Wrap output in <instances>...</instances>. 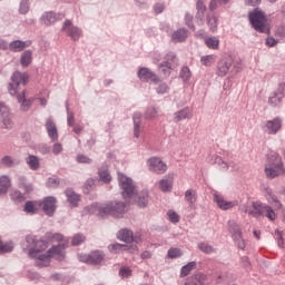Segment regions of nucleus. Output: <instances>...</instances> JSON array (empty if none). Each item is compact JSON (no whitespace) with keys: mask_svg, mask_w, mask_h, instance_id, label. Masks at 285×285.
<instances>
[{"mask_svg":"<svg viewBox=\"0 0 285 285\" xmlns=\"http://www.w3.org/2000/svg\"><path fill=\"white\" fill-rule=\"evenodd\" d=\"M86 242V236L83 234H76L72 237L71 244L72 246H79L80 244H83Z\"/></svg>","mask_w":285,"mask_h":285,"instance_id":"nucleus-50","label":"nucleus"},{"mask_svg":"<svg viewBox=\"0 0 285 285\" xmlns=\"http://www.w3.org/2000/svg\"><path fill=\"white\" fill-rule=\"evenodd\" d=\"M186 39H188V31L186 28H180L171 33V40H174L175 43H181Z\"/></svg>","mask_w":285,"mask_h":285,"instance_id":"nucleus-25","label":"nucleus"},{"mask_svg":"<svg viewBox=\"0 0 285 285\" xmlns=\"http://www.w3.org/2000/svg\"><path fill=\"white\" fill-rule=\"evenodd\" d=\"M0 117L2 121V128H6V130H11L13 124L12 118L10 117V109L6 104L0 101Z\"/></svg>","mask_w":285,"mask_h":285,"instance_id":"nucleus-12","label":"nucleus"},{"mask_svg":"<svg viewBox=\"0 0 285 285\" xmlns=\"http://www.w3.org/2000/svg\"><path fill=\"white\" fill-rule=\"evenodd\" d=\"M26 163L31 170H39V167L41 166L39 157L35 155H29L26 159Z\"/></svg>","mask_w":285,"mask_h":285,"instance_id":"nucleus-32","label":"nucleus"},{"mask_svg":"<svg viewBox=\"0 0 285 285\" xmlns=\"http://www.w3.org/2000/svg\"><path fill=\"white\" fill-rule=\"evenodd\" d=\"M11 199L13 202H23L24 197H23V194H21V191L19 190H13L11 193Z\"/></svg>","mask_w":285,"mask_h":285,"instance_id":"nucleus-60","label":"nucleus"},{"mask_svg":"<svg viewBox=\"0 0 285 285\" xmlns=\"http://www.w3.org/2000/svg\"><path fill=\"white\" fill-rule=\"evenodd\" d=\"M66 246H68V243L58 244L48 249L47 254H40L41 250L48 248V242L37 240L35 247L29 249V257L36 259V266L46 268L50 266V258L61 259L63 257Z\"/></svg>","mask_w":285,"mask_h":285,"instance_id":"nucleus-1","label":"nucleus"},{"mask_svg":"<svg viewBox=\"0 0 285 285\" xmlns=\"http://www.w3.org/2000/svg\"><path fill=\"white\" fill-rule=\"evenodd\" d=\"M276 37H285V26H281L275 30Z\"/></svg>","mask_w":285,"mask_h":285,"instance_id":"nucleus-64","label":"nucleus"},{"mask_svg":"<svg viewBox=\"0 0 285 285\" xmlns=\"http://www.w3.org/2000/svg\"><path fill=\"white\" fill-rule=\"evenodd\" d=\"M28 79H30V76L26 72L16 71L11 76V81L9 82L8 90L9 94L14 97L17 92H19L20 86H26L28 83Z\"/></svg>","mask_w":285,"mask_h":285,"instance_id":"nucleus-6","label":"nucleus"},{"mask_svg":"<svg viewBox=\"0 0 285 285\" xmlns=\"http://www.w3.org/2000/svg\"><path fill=\"white\" fill-rule=\"evenodd\" d=\"M18 184L19 188H23L26 193H32V190H35V187H32V184L28 183L26 176H19Z\"/></svg>","mask_w":285,"mask_h":285,"instance_id":"nucleus-36","label":"nucleus"},{"mask_svg":"<svg viewBox=\"0 0 285 285\" xmlns=\"http://www.w3.org/2000/svg\"><path fill=\"white\" fill-rule=\"evenodd\" d=\"M61 30L67 37H70L72 41H79V39H81L82 31L79 27L72 24V20H66Z\"/></svg>","mask_w":285,"mask_h":285,"instance_id":"nucleus-9","label":"nucleus"},{"mask_svg":"<svg viewBox=\"0 0 285 285\" xmlns=\"http://www.w3.org/2000/svg\"><path fill=\"white\" fill-rule=\"evenodd\" d=\"M156 92L157 95H167V92H170V87L166 82H159Z\"/></svg>","mask_w":285,"mask_h":285,"instance_id":"nucleus-48","label":"nucleus"},{"mask_svg":"<svg viewBox=\"0 0 285 285\" xmlns=\"http://www.w3.org/2000/svg\"><path fill=\"white\" fill-rule=\"evenodd\" d=\"M47 239H51V242H63V235L61 234H52V233H47L46 234Z\"/></svg>","mask_w":285,"mask_h":285,"instance_id":"nucleus-57","label":"nucleus"},{"mask_svg":"<svg viewBox=\"0 0 285 285\" xmlns=\"http://www.w3.org/2000/svg\"><path fill=\"white\" fill-rule=\"evenodd\" d=\"M275 92L281 95L283 97V99H284V97H285V82L279 83L277 89L275 90Z\"/></svg>","mask_w":285,"mask_h":285,"instance_id":"nucleus-63","label":"nucleus"},{"mask_svg":"<svg viewBox=\"0 0 285 285\" xmlns=\"http://www.w3.org/2000/svg\"><path fill=\"white\" fill-rule=\"evenodd\" d=\"M12 250H14L12 243L3 244L0 242V253H12Z\"/></svg>","mask_w":285,"mask_h":285,"instance_id":"nucleus-53","label":"nucleus"},{"mask_svg":"<svg viewBox=\"0 0 285 285\" xmlns=\"http://www.w3.org/2000/svg\"><path fill=\"white\" fill-rule=\"evenodd\" d=\"M30 10V0H21L19 7L20 14H28Z\"/></svg>","mask_w":285,"mask_h":285,"instance_id":"nucleus-47","label":"nucleus"},{"mask_svg":"<svg viewBox=\"0 0 285 285\" xmlns=\"http://www.w3.org/2000/svg\"><path fill=\"white\" fill-rule=\"evenodd\" d=\"M285 175L284 165H265V176L267 179H275Z\"/></svg>","mask_w":285,"mask_h":285,"instance_id":"nucleus-13","label":"nucleus"},{"mask_svg":"<svg viewBox=\"0 0 285 285\" xmlns=\"http://www.w3.org/2000/svg\"><path fill=\"white\" fill-rule=\"evenodd\" d=\"M76 161L78 164H92V158H90L83 154H80L77 156Z\"/></svg>","mask_w":285,"mask_h":285,"instance_id":"nucleus-58","label":"nucleus"},{"mask_svg":"<svg viewBox=\"0 0 285 285\" xmlns=\"http://www.w3.org/2000/svg\"><path fill=\"white\" fill-rule=\"evenodd\" d=\"M200 62L203 66H210L212 63H215V56L208 55L200 58Z\"/></svg>","mask_w":285,"mask_h":285,"instance_id":"nucleus-54","label":"nucleus"},{"mask_svg":"<svg viewBox=\"0 0 285 285\" xmlns=\"http://www.w3.org/2000/svg\"><path fill=\"white\" fill-rule=\"evenodd\" d=\"M99 178L105 184H108L109 181H111L112 176H110V173H108V170L104 169L99 171Z\"/></svg>","mask_w":285,"mask_h":285,"instance_id":"nucleus-51","label":"nucleus"},{"mask_svg":"<svg viewBox=\"0 0 285 285\" xmlns=\"http://www.w3.org/2000/svg\"><path fill=\"white\" fill-rule=\"evenodd\" d=\"M248 18L256 32H268V27L266 26V14L264 11L255 9L248 13Z\"/></svg>","mask_w":285,"mask_h":285,"instance_id":"nucleus-5","label":"nucleus"},{"mask_svg":"<svg viewBox=\"0 0 285 285\" xmlns=\"http://www.w3.org/2000/svg\"><path fill=\"white\" fill-rule=\"evenodd\" d=\"M205 46L210 50L219 49V39L215 36L205 38Z\"/></svg>","mask_w":285,"mask_h":285,"instance_id":"nucleus-37","label":"nucleus"},{"mask_svg":"<svg viewBox=\"0 0 285 285\" xmlns=\"http://www.w3.org/2000/svg\"><path fill=\"white\" fill-rule=\"evenodd\" d=\"M183 285H206V274L196 273L187 278Z\"/></svg>","mask_w":285,"mask_h":285,"instance_id":"nucleus-21","label":"nucleus"},{"mask_svg":"<svg viewBox=\"0 0 285 285\" xmlns=\"http://www.w3.org/2000/svg\"><path fill=\"white\" fill-rule=\"evenodd\" d=\"M128 248V245H124V244H119V243H116V244H111L108 246V249L110 253H124V250H126Z\"/></svg>","mask_w":285,"mask_h":285,"instance_id":"nucleus-43","label":"nucleus"},{"mask_svg":"<svg viewBox=\"0 0 285 285\" xmlns=\"http://www.w3.org/2000/svg\"><path fill=\"white\" fill-rule=\"evenodd\" d=\"M265 166H284V161H282V156L276 151H269L267 154V164Z\"/></svg>","mask_w":285,"mask_h":285,"instance_id":"nucleus-24","label":"nucleus"},{"mask_svg":"<svg viewBox=\"0 0 285 285\" xmlns=\"http://www.w3.org/2000/svg\"><path fill=\"white\" fill-rule=\"evenodd\" d=\"M214 202L215 204H217L218 208H220V210H230V208H235V206H237V202L233 200V202H228L226 199H224V197H222L220 195L215 194L214 195Z\"/></svg>","mask_w":285,"mask_h":285,"instance_id":"nucleus-17","label":"nucleus"},{"mask_svg":"<svg viewBox=\"0 0 285 285\" xmlns=\"http://www.w3.org/2000/svg\"><path fill=\"white\" fill-rule=\"evenodd\" d=\"M185 202L188 204H195L197 202V194L193 189H188L185 193Z\"/></svg>","mask_w":285,"mask_h":285,"instance_id":"nucleus-45","label":"nucleus"},{"mask_svg":"<svg viewBox=\"0 0 285 285\" xmlns=\"http://www.w3.org/2000/svg\"><path fill=\"white\" fill-rule=\"evenodd\" d=\"M66 197H67L69 204H72V206H77V203L79 202V195H77V193H75V190L67 189Z\"/></svg>","mask_w":285,"mask_h":285,"instance_id":"nucleus-39","label":"nucleus"},{"mask_svg":"<svg viewBox=\"0 0 285 285\" xmlns=\"http://www.w3.org/2000/svg\"><path fill=\"white\" fill-rule=\"evenodd\" d=\"M148 170L155 173L156 175H164L168 170V165L161 160L159 157H151L147 159Z\"/></svg>","mask_w":285,"mask_h":285,"instance_id":"nucleus-8","label":"nucleus"},{"mask_svg":"<svg viewBox=\"0 0 285 285\" xmlns=\"http://www.w3.org/2000/svg\"><path fill=\"white\" fill-rule=\"evenodd\" d=\"M164 63H165V66H168L169 68H175L176 66H178L179 60L177 59V56L174 52H168L165 56Z\"/></svg>","mask_w":285,"mask_h":285,"instance_id":"nucleus-34","label":"nucleus"},{"mask_svg":"<svg viewBox=\"0 0 285 285\" xmlns=\"http://www.w3.org/2000/svg\"><path fill=\"white\" fill-rule=\"evenodd\" d=\"M66 14L63 13H55L52 11L45 12L41 17V23L45 26H52V23H57V21H61L65 19Z\"/></svg>","mask_w":285,"mask_h":285,"instance_id":"nucleus-15","label":"nucleus"},{"mask_svg":"<svg viewBox=\"0 0 285 285\" xmlns=\"http://www.w3.org/2000/svg\"><path fill=\"white\" fill-rule=\"evenodd\" d=\"M173 68H175V67L166 66V62H163L159 66V70H160V72H163V77H165V78L170 77V71L173 70Z\"/></svg>","mask_w":285,"mask_h":285,"instance_id":"nucleus-52","label":"nucleus"},{"mask_svg":"<svg viewBox=\"0 0 285 285\" xmlns=\"http://www.w3.org/2000/svg\"><path fill=\"white\" fill-rule=\"evenodd\" d=\"M196 19L200 21V23H204V18L206 17V4H204L203 0H198L196 3Z\"/></svg>","mask_w":285,"mask_h":285,"instance_id":"nucleus-28","label":"nucleus"},{"mask_svg":"<svg viewBox=\"0 0 285 285\" xmlns=\"http://www.w3.org/2000/svg\"><path fill=\"white\" fill-rule=\"evenodd\" d=\"M184 119H193V112L188 107L174 112V118H173L174 124H179V121H184Z\"/></svg>","mask_w":285,"mask_h":285,"instance_id":"nucleus-22","label":"nucleus"},{"mask_svg":"<svg viewBox=\"0 0 285 285\" xmlns=\"http://www.w3.org/2000/svg\"><path fill=\"white\" fill-rule=\"evenodd\" d=\"M20 63L23 68H28V66L32 63V50H26L22 52Z\"/></svg>","mask_w":285,"mask_h":285,"instance_id":"nucleus-35","label":"nucleus"},{"mask_svg":"<svg viewBox=\"0 0 285 285\" xmlns=\"http://www.w3.org/2000/svg\"><path fill=\"white\" fill-rule=\"evenodd\" d=\"M227 226L237 247L240 248V250H244V248H246V243H244V238L242 237V227L239 224H237L236 220H229Z\"/></svg>","mask_w":285,"mask_h":285,"instance_id":"nucleus-7","label":"nucleus"},{"mask_svg":"<svg viewBox=\"0 0 285 285\" xmlns=\"http://www.w3.org/2000/svg\"><path fill=\"white\" fill-rule=\"evenodd\" d=\"M18 102L20 104V110L22 112H28L30 110V107L32 106L35 98H26V90H23L21 94L17 96Z\"/></svg>","mask_w":285,"mask_h":285,"instance_id":"nucleus-19","label":"nucleus"},{"mask_svg":"<svg viewBox=\"0 0 285 285\" xmlns=\"http://www.w3.org/2000/svg\"><path fill=\"white\" fill-rule=\"evenodd\" d=\"M282 118L276 117L273 120H267L263 125V130L267 135H277L282 130Z\"/></svg>","mask_w":285,"mask_h":285,"instance_id":"nucleus-10","label":"nucleus"},{"mask_svg":"<svg viewBox=\"0 0 285 285\" xmlns=\"http://www.w3.org/2000/svg\"><path fill=\"white\" fill-rule=\"evenodd\" d=\"M118 183L121 188V195L129 204H136L139 208H146L148 206V190L137 191V186L132 178L119 173Z\"/></svg>","mask_w":285,"mask_h":285,"instance_id":"nucleus-2","label":"nucleus"},{"mask_svg":"<svg viewBox=\"0 0 285 285\" xmlns=\"http://www.w3.org/2000/svg\"><path fill=\"white\" fill-rule=\"evenodd\" d=\"M207 26L212 32L217 31V17L215 14H207Z\"/></svg>","mask_w":285,"mask_h":285,"instance_id":"nucleus-40","label":"nucleus"},{"mask_svg":"<svg viewBox=\"0 0 285 285\" xmlns=\"http://www.w3.org/2000/svg\"><path fill=\"white\" fill-rule=\"evenodd\" d=\"M89 264H91V266H97L104 262L106 255H104V252L101 250H95L89 254Z\"/></svg>","mask_w":285,"mask_h":285,"instance_id":"nucleus-26","label":"nucleus"},{"mask_svg":"<svg viewBox=\"0 0 285 285\" xmlns=\"http://www.w3.org/2000/svg\"><path fill=\"white\" fill-rule=\"evenodd\" d=\"M266 199H267L268 204H273V206L276 210H279V208H282V203L279 202L277 196L273 193V190L267 191Z\"/></svg>","mask_w":285,"mask_h":285,"instance_id":"nucleus-33","label":"nucleus"},{"mask_svg":"<svg viewBox=\"0 0 285 285\" xmlns=\"http://www.w3.org/2000/svg\"><path fill=\"white\" fill-rule=\"evenodd\" d=\"M138 77L140 81H153V83H159V77L148 68H140L138 70Z\"/></svg>","mask_w":285,"mask_h":285,"instance_id":"nucleus-16","label":"nucleus"},{"mask_svg":"<svg viewBox=\"0 0 285 285\" xmlns=\"http://www.w3.org/2000/svg\"><path fill=\"white\" fill-rule=\"evenodd\" d=\"M8 188H10V177L1 176L0 177V195H6V193H8Z\"/></svg>","mask_w":285,"mask_h":285,"instance_id":"nucleus-38","label":"nucleus"},{"mask_svg":"<svg viewBox=\"0 0 285 285\" xmlns=\"http://www.w3.org/2000/svg\"><path fill=\"white\" fill-rule=\"evenodd\" d=\"M215 164H217L218 166H220V170H228V168H230V165H228V163L224 161V159H222L220 157L216 158Z\"/></svg>","mask_w":285,"mask_h":285,"instance_id":"nucleus-59","label":"nucleus"},{"mask_svg":"<svg viewBox=\"0 0 285 285\" xmlns=\"http://www.w3.org/2000/svg\"><path fill=\"white\" fill-rule=\"evenodd\" d=\"M23 210L27 213V215H35L37 210H39V202L37 200L26 202L23 206Z\"/></svg>","mask_w":285,"mask_h":285,"instance_id":"nucleus-29","label":"nucleus"},{"mask_svg":"<svg viewBox=\"0 0 285 285\" xmlns=\"http://www.w3.org/2000/svg\"><path fill=\"white\" fill-rule=\"evenodd\" d=\"M26 247H22V250H28V248H35L37 244V238L32 235H27L26 236Z\"/></svg>","mask_w":285,"mask_h":285,"instance_id":"nucleus-46","label":"nucleus"},{"mask_svg":"<svg viewBox=\"0 0 285 285\" xmlns=\"http://www.w3.org/2000/svg\"><path fill=\"white\" fill-rule=\"evenodd\" d=\"M167 215H168L169 220L173 222V224H178V222H179V214H177V213H175L173 210H169Z\"/></svg>","mask_w":285,"mask_h":285,"instance_id":"nucleus-62","label":"nucleus"},{"mask_svg":"<svg viewBox=\"0 0 285 285\" xmlns=\"http://www.w3.org/2000/svg\"><path fill=\"white\" fill-rule=\"evenodd\" d=\"M117 238L120 239V242H126V244H130L132 242V230L130 229H120L117 234Z\"/></svg>","mask_w":285,"mask_h":285,"instance_id":"nucleus-30","label":"nucleus"},{"mask_svg":"<svg viewBox=\"0 0 285 285\" xmlns=\"http://www.w3.org/2000/svg\"><path fill=\"white\" fill-rule=\"evenodd\" d=\"M175 179V174L166 175L161 180H159L158 186L163 193H170L173 190V180Z\"/></svg>","mask_w":285,"mask_h":285,"instance_id":"nucleus-20","label":"nucleus"},{"mask_svg":"<svg viewBox=\"0 0 285 285\" xmlns=\"http://www.w3.org/2000/svg\"><path fill=\"white\" fill-rule=\"evenodd\" d=\"M87 210L90 215H98V217H121L126 213V203L117 200L102 205L94 203L87 207Z\"/></svg>","mask_w":285,"mask_h":285,"instance_id":"nucleus-3","label":"nucleus"},{"mask_svg":"<svg viewBox=\"0 0 285 285\" xmlns=\"http://www.w3.org/2000/svg\"><path fill=\"white\" fill-rule=\"evenodd\" d=\"M284 98L278 95L277 91H274L271 94L269 98H268V104L269 106H272V108H277L281 104H283Z\"/></svg>","mask_w":285,"mask_h":285,"instance_id":"nucleus-31","label":"nucleus"},{"mask_svg":"<svg viewBox=\"0 0 285 285\" xmlns=\"http://www.w3.org/2000/svg\"><path fill=\"white\" fill-rule=\"evenodd\" d=\"M249 215L255 217L256 219L259 217H267L269 222H275L277 219V214L275 209L262 202H253L252 209L249 210Z\"/></svg>","mask_w":285,"mask_h":285,"instance_id":"nucleus-4","label":"nucleus"},{"mask_svg":"<svg viewBox=\"0 0 285 285\" xmlns=\"http://www.w3.org/2000/svg\"><path fill=\"white\" fill-rule=\"evenodd\" d=\"M180 79H183L184 83H188L190 81V78L193 77V72H190V68L183 67L179 73Z\"/></svg>","mask_w":285,"mask_h":285,"instance_id":"nucleus-42","label":"nucleus"},{"mask_svg":"<svg viewBox=\"0 0 285 285\" xmlns=\"http://www.w3.org/2000/svg\"><path fill=\"white\" fill-rule=\"evenodd\" d=\"M67 110V124L68 126H75V114L70 111V108L68 107V104L66 105Z\"/></svg>","mask_w":285,"mask_h":285,"instance_id":"nucleus-55","label":"nucleus"},{"mask_svg":"<svg viewBox=\"0 0 285 285\" xmlns=\"http://www.w3.org/2000/svg\"><path fill=\"white\" fill-rule=\"evenodd\" d=\"M157 108L149 107L145 112V119H155L157 117Z\"/></svg>","mask_w":285,"mask_h":285,"instance_id":"nucleus-56","label":"nucleus"},{"mask_svg":"<svg viewBox=\"0 0 285 285\" xmlns=\"http://www.w3.org/2000/svg\"><path fill=\"white\" fill-rule=\"evenodd\" d=\"M198 248L202 253H205V255H213V253H216L215 247H213L208 243H199Z\"/></svg>","mask_w":285,"mask_h":285,"instance_id":"nucleus-41","label":"nucleus"},{"mask_svg":"<svg viewBox=\"0 0 285 285\" xmlns=\"http://www.w3.org/2000/svg\"><path fill=\"white\" fill-rule=\"evenodd\" d=\"M46 130L51 141H57L59 139V131H57V125L52 121L51 118H48L46 121Z\"/></svg>","mask_w":285,"mask_h":285,"instance_id":"nucleus-23","label":"nucleus"},{"mask_svg":"<svg viewBox=\"0 0 285 285\" xmlns=\"http://www.w3.org/2000/svg\"><path fill=\"white\" fill-rule=\"evenodd\" d=\"M39 206L42 207L46 215L52 217V215H55V210H57V198L48 196L42 202H39Z\"/></svg>","mask_w":285,"mask_h":285,"instance_id":"nucleus-11","label":"nucleus"},{"mask_svg":"<svg viewBox=\"0 0 285 285\" xmlns=\"http://www.w3.org/2000/svg\"><path fill=\"white\" fill-rule=\"evenodd\" d=\"M233 67V58H223L217 63L216 75L218 77H226Z\"/></svg>","mask_w":285,"mask_h":285,"instance_id":"nucleus-14","label":"nucleus"},{"mask_svg":"<svg viewBox=\"0 0 285 285\" xmlns=\"http://www.w3.org/2000/svg\"><path fill=\"white\" fill-rule=\"evenodd\" d=\"M31 41L13 40L9 43L10 52H23L26 48H30Z\"/></svg>","mask_w":285,"mask_h":285,"instance_id":"nucleus-18","label":"nucleus"},{"mask_svg":"<svg viewBox=\"0 0 285 285\" xmlns=\"http://www.w3.org/2000/svg\"><path fill=\"white\" fill-rule=\"evenodd\" d=\"M59 186V178L57 177H51L47 180V187L48 188H57Z\"/></svg>","mask_w":285,"mask_h":285,"instance_id":"nucleus-61","label":"nucleus"},{"mask_svg":"<svg viewBox=\"0 0 285 285\" xmlns=\"http://www.w3.org/2000/svg\"><path fill=\"white\" fill-rule=\"evenodd\" d=\"M181 249L179 248H169L167 253L169 259H177V257H181Z\"/></svg>","mask_w":285,"mask_h":285,"instance_id":"nucleus-49","label":"nucleus"},{"mask_svg":"<svg viewBox=\"0 0 285 285\" xmlns=\"http://www.w3.org/2000/svg\"><path fill=\"white\" fill-rule=\"evenodd\" d=\"M134 120V136L136 139H139V135L141 132V112H135L132 116Z\"/></svg>","mask_w":285,"mask_h":285,"instance_id":"nucleus-27","label":"nucleus"},{"mask_svg":"<svg viewBox=\"0 0 285 285\" xmlns=\"http://www.w3.org/2000/svg\"><path fill=\"white\" fill-rule=\"evenodd\" d=\"M197 266L196 262H189L187 265L181 267L180 275L181 277H187V275H190V271H193Z\"/></svg>","mask_w":285,"mask_h":285,"instance_id":"nucleus-44","label":"nucleus"}]
</instances>
